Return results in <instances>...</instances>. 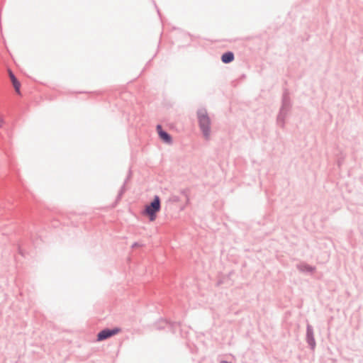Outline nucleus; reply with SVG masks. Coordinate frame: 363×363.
I'll return each mask as SVG.
<instances>
[{
  "label": "nucleus",
  "mask_w": 363,
  "mask_h": 363,
  "mask_svg": "<svg viewBox=\"0 0 363 363\" xmlns=\"http://www.w3.org/2000/svg\"><path fill=\"white\" fill-rule=\"evenodd\" d=\"M292 108V101L288 89H284L281 96V104L277 116V123L281 128H284L285 120Z\"/></svg>",
  "instance_id": "1"
},
{
  "label": "nucleus",
  "mask_w": 363,
  "mask_h": 363,
  "mask_svg": "<svg viewBox=\"0 0 363 363\" xmlns=\"http://www.w3.org/2000/svg\"><path fill=\"white\" fill-rule=\"evenodd\" d=\"M161 210V199L158 195H155L152 200L148 203L142 211L143 216L148 217L150 221H155L157 214Z\"/></svg>",
  "instance_id": "2"
},
{
  "label": "nucleus",
  "mask_w": 363,
  "mask_h": 363,
  "mask_svg": "<svg viewBox=\"0 0 363 363\" xmlns=\"http://www.w3.org/2000/svg\"><path fill=\"white\" fill-rule=\"evenodd\" d=\"M198 123L201 131L205 138L208 139L211 133V119L205 108L199 109L197 111Z\"/></svg>",
  "instance_id": "3"
},
{
  "label": "nucleus",
  "mask_w": 363,
  "mask_h": 363,
  "mask_svg": "<svg viewBox=\"0 0 363 363\" xmlns=\"http://www.w3.org/2000/svg\"><path fill=\"white\" fill-rule=\"evenodd\" d=\"M121 328L115 327L113 328H106L99 331L96 335V340L98 342L106 340L121 332Z\"/></svg>",
  "instance_id": "4"
},
{
  "label": "nucleus",
  "mask_w": 363,
  "mask_h": 363,
  "mask_svg": "<svg viewBox=\"0 0 363 363\" xmlns=\"http://www.w3.org/2000/svg\"><path fill=\"white\" fill-rule=\"evenodd\" d=\"M156 130L160 139L166 144L170 145L173 143L172 135L162 128L160 124H157Z\"/></svg>",
  "instance_id": "5"
},
{
  "label": "nucleus",
  "mask_w": 363,
  "mask_h": 363,
  "mask_svg": "<svg viewBox=\"0 0 363 363\" xmlns=\"http://www.w3.org/2000/svg\"><path fill=\"white\" fill-rule=\"evenodd\" d=\"M306 341L310 349L313 350L316 346V342L314 337L313 328L310 324L306 325Z\"/></svg>",
  "instance_id": "6"
},
{
  "label": "nucleus",
  "mask_w": 363,
  "mask_h": 363,
  "mask_svg": "<svg viewBox=\"0 0 363 363\" xmlns=\"http://www.w3.org/2000/svg\"><path fill=\"white\" fill-rule=\"evenodd\" d=\"M8 73H9V77L10 78L11 82L15 89L16 93L18 95H21V84L20 81L17 79V77H16L14 73L10 69H9Z\"/></svg>",
  "instance_id": "7"
},
{
  "label": "nucleus",
  "mask_w": 363,
  "mask_h": 363,
  "mask_svg": "<svg viewBox=\"0 0 363 363\" xmlns=\"http://www.w3.org/2000/svg\"><path fill=\"white\" fill-rule=\"evenodd\" d=\"M297 269L303 273L311 274L315 271V267L306 263H300L296 266Z\"/></svg>",
  "instance_id": "8"
},
{
  "label": "nucleus",
  "mask_w": 363,
  "mask_h": 363,
  "mask_svg": "<svg viewBox=\"0 0 363 363\" xmlns=\"http://www.w3.org/2000/svg\"><path fill=\"white\" fill-rule=\"evenodd\" d=\"M220 60L223 63L229 64L235 60V55L232 51H226L222 54Z\"/></svg>",
  "instance_id": "9"
},
{
  "label": "nucleus",
  "mask_w": 363,
  "mask_h": 363,
  "mask_svg": "<svg viewBox=\"0 0 363 363\" xmlns=\"http://www.w3.org/2000/svg\"><path fill=\"white\" fill-rule=\"evenodd\" d=\"M126 190H127L126 185H125V184H123L122 186L121 187V189L118 193V195L116 198L114 203L112 204V208H115L117 206L118 202L121 200V199H122L123 194H125V192L126 191Z\"/></svg>",
  "instance_id": "10"
},
{
  "label": "nucleus",
  "mask_w": 363,
  "mask_h": 363,
  "mask_svg": "<svg viewBox=\"0 0 363 363\" xmlns=\"http://www.w3.org/2000/svg\"><path fill=\"white\" fill-rule=\"evenodd\" d=\"M180 201V198L178 196L173 195L169 198V201L173 203H177Z\"/></svg>",
  "instance_id": "11"
},
{
  "label": "nucleus",
  "mask_w": 363,
  "mask_h": 363,
  "mask_svg": "<svg viewBox=\"0 0 363 363\" xmlns=\"http://www.w3.org/2000/svg\"><path fill=\"white\" fill-rule=\"evenodd\" d=\"M181 194L184 195L186 199V203H189V199L188 196V189H183L181 191Z\"/></svg>",
  "instance_id": "12"
},
{
  "label": "nucleus",
  "mask_w": 363,
  "mask_h": 363,
  "mask_svg": "<svg viewBox=\"0 0 363 363\" xmlns=\"http://www.w3.org/2000/svg\"><path fill=\"white\" fill-rule=\"evenodd\" d=\"M18 252L20 255H21L23 257L25 256V252L23 250L22 247L21 246H18Z\"/></svg>",
  "instance_id": "13"
},
{
  "label": "nucleus",
  "mask_w": 363,
  "mask_h": 363,
  "mask_svg": "<svg viewBox=\"0 0 363 363\" xmlns=\"http://www.w3.org/2000/svg\"><path fill=\"white\" fill-rule=\"evenodd\" d=\"M4 122V118L0 116V128L2 127Z\"/></svg>",
  "instance_id": "14"
},
{
  "label": "nucleus",
  "mask_w": 363,
  "mask_h": 363,
  "mask_svg": "<svg viewBox=\"0 0 363 363\" xmlns=\"http://www.w3.org/2000/svg\"><path fill=\"white\" fill-rule=\"evenodd\" d=\"M131 174H132V173H131V171H130V170H129V172H128V176H127V178H128L129 179H130V177H131Z\"/></svg>",
  "instance_id": "15"
},
{
  "label": "nucleus",
  "mask_w": 363,
  "mask_h": 363,
  "mask_svg": "<svg viewBox=\"0 0 363 363\" xmlns=\"http://www.w3.org/2000/svg\"><path fill=\"white\" fill-rule=\"evenodd\" d=\"M131 174H132V173H131V171H130V170H129V172H128V176H127V178H128L129 179H130V177H131Z\"/></svg>",
  "instance_id": "16"
},
{
  "label": "nucleus",
  "mask_w": 363,
  "mask_h": 363,
  "mask_svg": "<svg viewBox=\"0 0 363 363\" xmlns=\"http://www.w3.org/2000/svg\"><path fill=\"white\" fill-rule=\"evenodd\" d=\"M130 179L126 177V179H125L123 184H125V185H126V184L128 182Z\"/></svg>",
  "instance_id": "17"
},
{
  "label": "nucleus",
  "mask_w": 363,
  "mask_h": 363,
  "mask_svg": "<svg viewBox=\"0 0 363 363\" xmlns=\"http://www.w3.org/2000/svg\"><path fill=\"white\" fill-rule=\"evenodd\" d=\"M220 363H232L230 362L226 361V360H222Z\"/></svg>",
  "instance_id": "18"
},
{
  "label": "nucleus",
  "mask_w": 363,
  "mask_h": 363,
  "mask_svg": "<svg viewBox=\"0 0 363 363\" xmlns=\"http://www.w3.org/2000/svg\"><path fill=\"white\" fill-rule=\"evenodd\" d=\"M245 77H246L245 74H243L241 75V79H245Z\"/></svg>",
  "instance_id": "19"
},
{
  "label": "nucleus",
  "mask_w": 363,
  "mask_h": 363,
  "mask_svg": "<svg viewBox=\"0 0 363 363\" xmlns=\"http://www.w3.org/2000/svg\"><path fill=\"white\" fill-rule=\"evenodd\" d=\"M137 245H138V242H135V243L133 245V246H132V247H136Z\"/></svg>",
  "instance_id": "20"
},
{
  "label": "nucleus",
  "mask_w": 363,
  "mask_h": 363,
  "mask_svg": "<svg viewBox=\"0 0 363 363\" xmlns=\"http://www.w3.org/2000/svg\"><path fill=\"white\" fill-rule=\"evenodd\" d=\"M163 323H165V324H168V323H169L168 321H167V320H164V321H163Z\"/></svg>",
  "instance_id": "21"
},
{
  "label": "nucleus",
  "mask_w": 363,
  "mask_h": 363,
  "mask_svg": "<svg viewBox=\"0 0 363 363\" xmlns=\"http://www.w3.org/2000/svg\"><path fill=\"white\" fill-rule=\"evenodd\" d=\"M177 324H178V323H177V322H174V323H173V325H177Z\"/></svg>",
  "instance_id": "22"
},
{
  "label": "nucleus",
  "mask_w": 363,
  "mask_h": 363,
  "mask_svg": "<svg viewBox=\"0 0 363 363\" xmlns=\"http://www.w3.org/2000/svg\"><path fill=\"white\" fill-rule=\"evenodd\" d=\"M164 328V326H162V327H159L158 328L161 329V328Z\"/></svg>",
  "instance_id": "23"
}]
</instances>
